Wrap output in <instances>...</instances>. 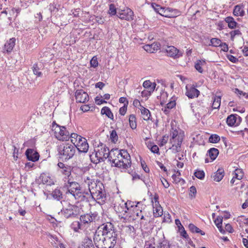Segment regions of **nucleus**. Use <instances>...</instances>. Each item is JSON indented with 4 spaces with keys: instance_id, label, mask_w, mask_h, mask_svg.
<instances>
[{
    "instance_id": "21",
    "label": "nucleus",
    "mask_w": 248,
    "mask_h": 248,
    "mask_svg": "<svg viewBox=\"0 0 248 248\" xmlns=\"http://www.w3.org/2000/svg\"><path fill=\"white\" fill-rule=\"evenodd\" d=\"M121 150H119L117 149H112L109 152V156L108 158L109 160L112 162V166L117 161V158H119V155H120Z\"/></svg>"
},
{
    "instance_id": "11",
    "label": "nucleus",
    "mask_w": 248,
    "mask_h": 248,
    "mask_svg": "<svg viewBox=\"0 0 248 248\" xmlns=\"http://www.w3.org/2000/svg\"><path fill=\"white\" fill-rule=\"evenodd\" d=\"M100 241L103 243V248H113L117 242V234L101 237Z\"/></svg>"
},
{
    "instance_id": "49",
    "label": "nucleus",
    "mask_w": 248,
    "mask_h": 248,
    "mask_svg": "<svg viewBox=\"0 0 248 248\" xmlns=\"http://www.w3.org/2000/svg\"><path fill=\"white\" fill-rule=\"evenodd\" d=\"M154 215L155 217H160L163 214V209L161 206H157L154 208Z\"/></svg>"
},
{
    "instance_id": "36",
    "label": "nucleus",
    "mask_w": 248,
    "mask_h": 248,
    "mask_svg": "<svg viewBox=\"0 0 248 248\" xmlns=\"http://www.w3.org/2000/svg\"><path fill=\"white\" fill-rule=\"evenodd\" d=\"M233 13L235 16H243L244 11L241 6L237 5L234 7Z\"/></svg>"
},
{
    "instance_id": "59",
    "label": "nucleus",
    "mask_w": 248,
    "mask_h": 248,
    "mask_svg": "<svg viewBox=\"0 0 248 248\" xmlns=\"http://www.w3.org/2000/svg\"><path fill=\"white\" fill-rule=\"evenodd\" d=\"M197 193L196 188L194 186H192L189 188V196L194 198Z\"/></svg>"
},
{
    "instance_id": "32",
    "label": "nucleus",
    "mask_w": 248,
    "mask_h": 248,
    "mask_svg": "<svg viewBox=\"0 0 248 248\" xmlns=\"http://www.w3.org/2000/svg\"><path fill=\"white\" fill-rule=\"evenodd\" d=\"M225 20L228 23V26L230 29H234L237 24L233 18L231 16L227 17Z\"/></svg>"
},
{
    "instance_id": "12",
    "label": "nucleus",
    "mask_w": 248,
    "mask_h": 248,
    "mask_svg": "<svg viewBox=\"0 0 248 248\" xmlns=\"http://www.w3.org/2000/svg\"><path fill=\"white\" fill-rule=\"evenodd\" d=\"M162 51L167 53V55L173 58H178L182 56V53L174 46H167L162 48Z\"/></svg>"
},
{
    "instance_id": "52",
    "label": "nucleus",
    "mask_w": 248,
    "mask_h": 248,
    "mask_svg": "<svg viewBox=\"0 0 248 248\" xmlns=\"http://www.w3.org/2000/svg\"><path fill=\"white\" fill-rule=\"evenodd\" d=\"M172 178L176 184H180V185H182L184 184L185 182V180L181 178L178 176H177L176 174H173L172 175Z\"/></svg>"
},
{
    "instance_id": "23",
    "label": "nucleus",
    "mask_w": 248,
    "mask_h": 248,
    "mask_svg": "<svg viewBox=\"0 0 248 248\" xmlns=\"http://www.w3.org/2000/svg\"><path fill=\"white\" fill-rule=\"evenodd\" d=\"M78 248H95L91 238L85 237Z\"/></svg>"
},
{
    "instance_id": "35",
    "label": "nucleus",
    "mask_w": 248,
    "mask_h": 248,
    "mask_svg": "<svg viewBox=\"0 0 248 248\" xmlns=\"http://www.w3.org/2000/svg\"><path fill=\"white\" fill-rule=\"evenodd\" d=\"M188 228L189 230L192 232H196V233H199L201 235H203L205 234V233L202 231L199 228H198L197 227H196L195 225H194L193 224H190L188 225Z\"/></svg>"
},
{
    "instance_id": "33",
    "label": "nucleus",
    "mask_w": 248,
    "mask_h": 248,
    "mask_svg": "<svg viewBox=\"0 0 248 248\" xmlns=\"http://www.w3.org/2000/svg\"><path fill=\"white\" fill-rule=\"evenodd\" d=\"M208 153L209 154V156H210L211 159L212 160H214L217 156V155L219 154V151H218V149L215 148H212L208 150Z\"/></svg>"
},
{
    "instance_id": "57",
    "label": "nucleus",
    "mask_w": 248,
    "mask_h": 248,
    "mask_svg": "<svg viewBox=\"0 0 248 248\" xmlns=\"http://www.w3.org/2000/svg\"><path fill=\"white\" fill-rule=\"evenodd\" d=\"M231 35V39L232 41L234 40V38L235 35H240L241 34V32L239 30H236L232 31L230 32Z\"/></svg>"
},
{
    "instance_id": "10",
    "label": "nucleus",
    "mask_w": 248,
    "mask_h": 248,
    "mask_svg": "<svg viewBox=\"0 0 248 248\" xmlns=\"http://www.w3.org/2000/svg\"><path fill=\"white\" fill-rule=\"evenodd\" d=\"M57 165L58 167V171L64 176L65 182L72 177L71 176L72 168L71 166L64 164L62 162H59Z\"/></svg>"
},
{
    "instance_id": "13",
    "label": "nucleus",
    "mask_w": 248,
    "mask_h": 248,
    "mask_svg": "<svg viewBox=\"0 0 248 248\" xmlns=\"http://www.w3.org/2000/svg\"><path fill=\"white\" fill-rule=\"evenodd\" d=\"M72 178L66 180L67 184L66 186L68 187V191L66 193L67 197L69 196V194L74 193L76 191L80 188V186L77 182L72 181Z\"/></svg>"
},
{
    "instance_id": "64",
    "label": "nucleus",
    "mask_w": 248,
    "mask_h": 248,
    "mask_svg": "<svg viewBox=\"0 0 248 248\" xmlns=\"http://www.w3.org/2000/svg\"><path fill=\"white\" fill-rule=\"evenodd\" d=\"M227 58L229 60V61L233 63H235L238 61V59L231 55H228L227 56Z\"/></svg>"
},
{
    "instance_id": "51",
    "label": "nucleus",
    "mask_w": 248,
    "mask_h": 248,
    "mask_svg": "<svg viewBox=\"0 0 248 248\" xmlns=\"http://www.w3.org/2000/svg\"><path fill=\"white\" fill-rule=\"evenodd\" d=\"M124 150H122L121 151L120 155H119V158H118L117 159V161L115 162L114 164L113 165V166L118 167L119 166V164H121L122 161L124 160V156H123V151Z\"/></svg>"
},
{
    "instance_id": "43",
    "label": "nucleus",
    "mask_w": 248,
    "mask_h": 248,
    "mask_svg": "<svg viewBox=\"0 0 248 248\" xmlns=\"http://www.w3.org/2000/svg\"><path fill=\"white\" fill-rule=\"evenodd\" d=\"M42 181L44 184H46L48 185H53L54 183L53 180L46 174H44L41 175Z\"/></svg>"
},
{
    "instance_id": "26",
    "label": "nucleus",
    "mask_w": 248,
    "mask_h": 248,
    "mask_svg": "<svg viewBox=\"0 0 248 248\" xmlns=\"http://www.w3.org/2000/svg\"><path fill=\"white\" fill-rule=\"evenodd\" d=\"M156 83L155 82H152L149 80H147L144 81L143 83V87L149 92H153L156 87Z\"/></svg>"
},
{
    "instance_id": "16",
    "label": "nucleus",
    "mask_w": 248,
    "mask_h": 248,
    "mask_svg": "<svg viewBox=\"0 0 248 248\" xmlns=\"http://www.w3.org/2000/svg\"><path fill=\"white\" fill-rule=\"evenodd\" d=\"M75 97L77 102L84 103L89 100L88 94L82 90H78L75 93Z\"/></svg>"
},
{
    "instance_id": "60",
    "label": "nucleus",
    "mask_w": 248,
    "mask_h": 248,
    "mask_svg": "<svg viewBox=\"0 0 248 248\" xmlns=\"http://www.w3.org/2000/svg\"><path fill=\"white\" fill-rule=\"evenodd\" d=\"M179 230L181 236L185 238H187L188 237V235L183 226H181V228H179Z\"/></svg>"
},
{
    "instance_id": "14",
    "label": "nucleus",
    "mask_w": 248,
    "mask_h": 248,
    "mask_svg": "<svg viewBox=\"0 0 248 248\" xmlns=\"http://www.w3.org/2000/svg\"><path fill=\"white\" fill-rule=\"evenodd\" d=\"M117 16L121 19L129 21L133 19V12L131 9L126 8L124 10L119 11L117 13Z\"/></svg>"
},
{
    "instance_id": "42",
    "label": "nucleus",
    "mask_w": 248,
    "mask_h": 248,
    "mask_svg": "<svg viewBox=\"0 0 248 248\" xmlns=\"http://www.w3.org/2000/svg\"><path fill=\"white\" fill-rule=\"evenodd\" d=\"M171 138L172 141H173V139L176 138L177 139V141H179L181 140V141H183V138L182 136L178 134V132L176 130H172L170 133ZM173 142V141H172Z\"/></svg>"
},
{
    "instance_id": "44",
    "label": "nucleus",
    "mask_w": 248,
    "mask_h": 248,
    "mask_svg": "<svg viewBox=\"0 0 248 248\" xmlns=\"http://www.w3.org/2000/svg\"><path fill=\"white\" fill-rule=\"evenodd\" d=\"M182 142V141H181V140H180L179 141H177V145H172L171 147L170 148V149L171 150L173 153L180 152Z\"/></svg>"
},
{
    "instance_id": "4",
    "label": "nucleus",
    "mask_w": 248,
    "mask_h": 248,
    "mask_svg": "<svg viewBox=\"0 0 248 248\" xmlns=\"http://www.w3.org/2000/svg\"><path fill=\"white\" fill-rule=\"evenodd\" d=\"M109 149L106 145L101 144L98 146L97 150H94V152L90 155L91 159L95 164L104 161L109 156Z\"/></svg>"
},
{
    "instance_id": "48",
    "label": "nucleus",
    "mask_w": 248,
    "mask_h": 248,
    "mask_svg": "<svg viewBox=\"0 0 248 248\" xmlns=\"http://www.w3.org/2000/svg\"><path fill=\"white\" fill-rule=\"evenodd\" d=\"M177 97L173 96L171 98L170 101L166 105L167 108L169 109H172L176 106V100Z\"/></svg>"
},
{
    "instance_id": "27",
    "label": "nucleus",
    "mask_w": 248,
    "mask_h": 248,
    "mask_svg": "<svg viewBox=\"0 0 248 248\" xmlns=\"http://www.w3.org/2000/svg\"><path fill=\"white\" fill-rule=\"evenodd\" d=\"M64 83L60 80L54 82L52 85L53 92L56 93H59L64 87Z\"/></svg>"
},
{
    "instance_id": "58",
    "label": "nucleus",
    "mask_w": 248,
    "mask_h": 248,
    "mask_svg": "<svg viewBox=\"0 0 248 248\" xmlns=\"http://www.w3.org/2000/svg\"><path fill=\"white\" fill-rule=\"evenodd\" d=\"M111 140L113 142H115L118 140V136L117 132L115 130H113L111 131L110 136Z\"/></svg>"
},
{
    "instance_id": "30",
    "label": "nucleus",
    "mask_w": 248,
    "mask_h": 248,
    "mask_svg": "<svg viewBox=\"0 0 248 248\" xmlns=\"http://www.w3.org/2000/svg\"><path fill=\"white\" fill-rule=\"evenodd\" d=\"M160 11H161L159 14L162 16L170 18L173 17V15L170 8H168L165 9V8L162 7V10H161Z\"/></svg>"
},
{
    "instance_id": "15",
    "label": "nucleus",
    "mask_w": 248,
    "mask_h": 248,
    "mask_svg": "<svg viewBox=\"0 0 248 248\" xmlns=\"http://www.w3.org/2000/svg\"><path fill=\"white\" fill-rule=\"evenodd\" d=\"M128 202H124L122 201L118 205H116L114 207L115 211L122 214V215L125 216V217H127L126 214L128 211L130 210V208L128 207Z\"/></svg>"
},
{
    "instance_id": "9",
    "label": "nucleus",
    "mask_w": 248,
    "mask_h": 248,
    "mask_svg": "<svg viewBox=\"0 0 248 248\" xmlns=\"http://www.w3.org/2000/svg\"><path fill=\"white\" fill-rule=\"evenodd\" d=\"M70 199H75L78 201H88V198L90 197V194L88 191H82L80 188L77 190L74 193L69 194V196L67 197Z\"/></svg>"
},
{
    "instance_id": "38",
    "label": "nucleus",
    "mask_w": 248,
    "mask_h": 248,
    "mask_svg": "<svg viewBox=\"0 0 248 248\" xmlns=\"http://www.w3.org/2000/svg\"><path fill=\"white\" fill-rule=\"evenodd\" d=\"M124 231L129 235H134L135 230L133 226L128 225L124 227Z\"/></svg>"
},
{
    "instance_id": "47",
    "label": "nucleus",
    "mask_w": 248,
    "mask_h": 248,
    "mask_svg": "<svg viewBox=\"0 0 248 248\" xmlns=\"http://www.w3.org/2000/svg\"><path fill=\"white\" fill-rule=\"evenodd\" d=\"M82 224L78 221H74L71 225V228L75 231L78 232L79 229L81 228Z\"/></svg>"
},
{
    "instance_id": "28",
    "label": "nucleus",
    "mask_w": 248,
    "mask_h": 248,
    "mask_svg": "<svg viewBox=\"0 0 248 248\" xmlns=\"http://www.w3.org/2000/svg\"><path fill=\"white\" fill-rule=\"evenodd\" d=\"M140 109L143 120L145 121L149 120L151 117L150 111L142 106H141Z\"/></svg>"
},
{
    "instance_id": "34",
    "label": "nucleus",
    "mask_w": 248,
    "mask_h": 248,
    "mask_svg": "<svg viewBox=\"0 0 248 248\" xmlns=\"http://www.w3.org/2000/svg\"><path fill=\"white\" fill-rule=\"evenodd\" d=\"M51 195L54 199L57 201H60L62 199V194L60 189H55L52 192Z\"/></svg>"
},
{
    "instance_id": "56",
    "label": "nucleus",
    "mask_w": 248,
    "mask_h": 248,
    "mask_svg": "<svg viewBox=\"0 0 248 248\" xmlns=\"http://www.w3.org/2000/svg\"><path fill=\"white\" fill-rule=\"evenodd\" d=\"M157 248H170V245L168 242L163 241L158 243Z\"/></svg>"
},
{
    "instance_id": "61",
    "label": "nucleus",
    "mask_w": 248,
    "mask_h": 248,
    "mask_svg": "<svg viewBox=\"0 0 248 248\" xmlns=\"http://www.w3.org/2000/svg\"><path fill=\"white\" fill-rule=\"evenodd\" d=\"M91 65L93 67H96L98 65V61L97 58L93 57L90 61Z\"/></svg>"
},
{
    "instance_id": "37",
    "label": "nucleus",
    "mask_w": 248,
    "mask_h": 248,
    "mask_svg": "<svg viewBox=\"0 0 248 248\" xmlns=\"http://www.w3.org/2000/svg\"><path fill=\"white\" fill-rule=\"evenodd\" d=\"M206 64V62L204 60H199L195 64V68L200 73L203 72L202 66Z\"/></svg>"
},
{
    "instance_id": "39",
    "label": "nucleus",
    "mask_w": 248,
    "mask_h": 248,
    "mask_svg": "<svg viewBox=\"0 0 248 248\" xmlns=\"http://www.w3.org/2000/svg\"><path fill=\"white\" fill-rule=\"evenodd\" d=\"M221 97L220 96H216L214 98L213 103L212 104V108L213 109L218 108L220 106Z\"/></svg>"
},
{
    "instance_id": "25",
    "label": "nucleus",
    "mask_w": 248,
    "mask_h": 248,
    "mask_svg": "<svg viewBox=\"0 0 248 248\" xmlns=\"http://www.w3.org/2000/svg\"><path fill=\"white\" fill-rule=\"evenodd\" d=\"M224 176V171L223 169H218L213 176V179L215 181H220Z\"/></svg>"
},
{
    "instance_id": "6",
    "label": "nucleus",
    "mask_w": 248,
    "mask_h": 248,
    "mask_svg": "<svg viewBox=\"0 0 248 248\" xmlns=\"http://www.w3.org/2000/svg\"><path fill=\"white\" fill-rule=\"evenodd\" d=\"M52 129L56 139L59 140H67L70 138L71 134L66 129L64 126H61L53 122Z\"/></svg>"
},
{
    "instance_id": "29",
    "label": "nucleus",
    "mask_w": 248,
    "mask_h": 248,
    "mask_svg": "<svg viewBox=\"0 0 248 248\" xmlns=\"http://www.w3.org/2000/svg\"><path fill=\"white\" fill-rule=\"evenodd\" d=\"M43 65L40 63L39 64H35L33 65L32 67L33 72L34 75L40 77L42 76V72Z\"/></svg>"
},
{
    "instance_id": "46",
    "label": "nucleus",
    "mask_w": 248,
    "mask_h": 248,
    "mask_svg": "<svg viewBox=\"0 0 248 248\" xmlns=\"http://www.w3.org/2000/svg\"><path fill=\"white\" fill-rule=\"evenodd\" d=\"M233 174L234 175V177L236 179L241 180L243 177L244 172L241 169H236L235 170Z\"/></svg>"
},
{
    "instance_id": "2",
    "label": "nucleus",
    "mask_w": 248,
    "mask_h": 248,
    "mask_svg": "<svg viewBox=\"0 0 248 248\" xmlns=\"http://www.w3.org/2000/svg\"><path fill=\"white\" fill-rule=\"evenodd\" d=\"M116 234L112 224L110 222H107L98 227L94 234L93 239L94 241L100 242L101 237Z\"/></svg>"
},
{
    "instance_id": "7",
    "label": "nucleus",
    "mask_w": 248,
    "mask_h": 248,
    "mask_svg": "<svg viewBox=\"0 0 248 248\" xmlns=\"http://www.w3.org/2000/svg\"><path fill=\"white\" fill-rule=\"evenodd\" d=\"M78 206L63 201V208L61 210V214L65 217L68 218L75 217L78 213Z\"/></svg>"
},
{
    "instance_id": "31",
    "label": "nucleus",
    "mask_w": 248,
    "mask_h": 248,
    "mask_svg": "<svg viewBox=\"0 0 248 248\" xmlns=\"http://www.w3.org/2000/svg\"><path fill=\"white\" fill-rule=\"evenodd\" d=\"M101 113L103 115H106L108 118H110L111 120H113V115L111 112L110 109L108 107H103L101 109Z\"/></svg>"
},
{
    "instance_id": "62",
    "label": "nucleus",
    "mask_w": 248,
    "mask_h": 248,
    "mask_svg": "<svg viewBox=\"0 0 248 248\" xmlns=\"http://www.w3.org/2000/svg\"><path fill=\"white\" fill-rule=\"evenodd\" d=\"M150 150L152 152L155 154L159 153V148L156 145H154L151 146Z\"/></svg>"
},
{
    "instance_id": "19",
    "label": "nucleus",
    "mask_w": 248,
    "mask_h": 248,
    "mask_svg": "<svg viewBox=\"0 0 248 248\" xmlns=\"http://www.w3.org/2000/svg\"><path fill=\"white\" fill-rule=\"evenodd\" d=\"M124 160L122 161L121 164H119V168L126 169L130 167L131 160L130 156L126 151H123Z\"/></svg>"
},
{
    "instance_id": "24",
    "label": "nucleus",
    "mask_w": 248,
    "mask_h": 248,
    "mask_svg": "<svg viewBox=\"0 0 248 248\" xmlns=\"http://www.w3.org/2000/svg\"><path fill=\"white\" fill-rule=\"evenodd\" d=\"M143 48L147 52L154 53L155 51L159 49V45L157 43H154L151 45H146L144 46Z\"/></svg>"
},
{
    "instance_id": "22",
    "label": "nucleus",
    "mask_w": 248,
    "mask_h": 248,
    "mask_svg": "<svg viewBox=\"0 0 248 248\" xmlns=\"http://www.w3.org/2000/svg\"><path fill=\"white\" fill-rule=\"evenodd\" d=\"M16 45V39L12 38L10 39L4 45V50L8 53L11 52Z\"/></svg>"
},
{
    "instance_id": "1",
    "label": "nucleus",
    "mask_w": 248,
    "mask_h": 248,
    "mask_svg": "<svg viewBox=\"0 0 248 248\" xmlns=\"http://www.w3.org/2000/svg\"><path fill=\"white\" fill-rule=\"evenodd\" d=\"M88 181H86L88 186V190H87L90 194V196L96 201L100 204L104 202L106 199V191L104 186L100 181H95L93 180L88 179Z\"/></svg>"
},
{
    "instance_id": "17",
    "label": "nucleus",
    "mask_w": 248,
    "mask_h": 248,
    "mask_svg": "<svg viewBox=\"0 0 248 248\" xmlns=\"http://www.w3.org/2000/svg\"><path fill=\"white\" fill-rule=\"evenodd\" d=\"M241 121V117L236 114H231L229 116L226 120V123L229 126H236Z\"/></svg>"
},
{
    "instance_id": "54",
    "label": "nucleus",
    "mask_w": 248,
    "mask_h": 248,
    "mask_svg": "<svg viewBox=\"0 0 248 248\" xmlns=\"http://www.w3.org/2000/svg\"><path fill=\"white\" fill-rule=\"evenodd\" d=\"M194 175L197 178L202 180L204 178L205 173L203 170H197L194 173Z\"/></svg>"
},
{
    "instance_id": "41",
    "label": "nucleus",
    "mask_w": 248,
    "mask_h": 248,
    "mask_svg": "<svg viewBox=\"0 0 248 248\" xmlns=\"http://www.w3.org/2000/svg\"><path fill=\"white\" fill-rule=\"evenodd\" d=\"M222 218L223 217H218L215 220V223L217 228L219 229V231L221 233L224 232V230H223L222 228Z\"/></svg>"
},
{
    "instance_id": "45",
    "label": "nucleus",
    "mask_w": 248,
    "mask_h": 248,
    "mask_svg": "<svg viewBox=\"0 0 248 248\" xmlns=\"http://www.w3.org/2000/svg\"><path fill=\"white\" fill-rule=\"evenodd\" d=\"M133 216L134 215H136L137 216V218H136V219H138V218H140V219H144V216L142 213V211L141 210H139L138 209V206L137 205H135V207L133 209Z\"/></svg>"
},
{
    "instance_id": "5",
    "label": "nucleus",
    "mask_w": 248,
    "mask_h": 248,
    "mask_svg": "<svg viewBox=\"0 0 248 248\" xmlns=\"http://www.w3.org/2000/svg\"><path fill=\"white\" fill-rule=\"evenodd\" d=\"M70 139L75 148H77L79 152L87 153L88 152L89 146L85 138L73 133H71Z\"/></svg>"
},
{
    "instance_id": "40",
    "label": "nucleus",
    "mask_w": 248,
    "mask_h": 248,
    "mask_svg": "<svg viewBox=\"0 0 248 248\" xmlns=\"http://www.w3.org/2000/svg\"><path fill=\"white\" fill-rule=\"evenodd\" d=\"M129 122L131 128L135 129L137 127L136 118L135 115L131 114L129 116Z\"/></svg>"
},
{
    "instance_id": "63",
    "label": "nucleus",
    "mask_w": 248,
    "mask_h": 248,
    "mask_svg": "<svg viewBox=\"0 0 248 248\" xmlns=\"http://www.w3.org/2000/svg\"><path fill=\"white\" fill-rule=\"evenodd\" d=\"M127 110V106H126V104H124V106L121 108H120L119 109V112L120 114L122 115H124Z\"/></svg>"
},
{
    "instance_id": "8",
    "label": "nucleus",
    "mask_w": 248,
    "mask_h": 248,
    "mask_svg": "<svg viewBox=\"0 0 248 248\" xmlns=\"http://www.w3.org/2000/svg\"><path fill=\"white\" fill-rule=\"evenodd\" d=\"M99 217L97 212L91 213L81 215L80 220L82 225H88L89 224L96 222L99 220Z\"/></svg>"
},
{
    "instance_id": "3",
    "label": "nucleus",
    "mask_w": 248,
    "mask_h": 248,
    "mask_svg": "<svg viewBox=\"0 0 248 248\" xmlns=\"http://www.w3.org/2000/svg\"><path fill=\"white\" fill-rule=\"evenodd\" d=\"M59 157L65 160L72 158L76 153L75 147L69 143H62L57 148Z\"/></svg>"
},
{
    "instance_id": "50",
    "label": "nucleus",
    "mask_w": 248,
    "mask_h": 248,
    "mask_svg": "<svg viewBox=\"0 0 248 248\" xmlns=\"http://www.w3.org/2000/svg\"><path fill=\"white\" fill-rule=\"evenodd\" d=\"M211 44L209 45H211L213 46L217 47L220 46L221 44V41L220 39L216 38H212L210 40Z\"/></svg>"
},
{
    "instance_id": "18",
    "label": "nucleus",
    "mask_w": 248,
    "mask_h": 248,
    "mask_svg": "<svg viewBox=\"0 0 248 248\" xmlns=\"http://www.w3.org/2000/svg\"><path fill=\"white\" fill-rule=\"evenodd\" d=\"M27 159L32 162H35L38 160L39 155L36 151L33 149H28L25 153Z\"/></svg>"
},
{
    "instance_id": "55",
    "label": "nucleus",
    "mask_w": 248,
    "mask_h": 248,
    "mask_svg": "<svg viewBox=\"0 0 248 248\" xmlns=\"http://www.w3.org/2000/svg\"><path fill=\"white\" fill-rule=\"evenodd\" d=\"M117 13L116 8L113 4H110L109 6L108 14L111 16L115 15Z\"/></svg>"
},
{
    "instance_id": "53",
    "label": "nucleus",
    "mask_w": 248,
    "mask_h": 248,
    "mask_svg": "<svg viewBox=\"0 0 248 248\" xmlns=\"http://www.w3.org/2000/svg\"><path fill=\"white\" fill-rule=\"evenodd\" d=\"M220 140V137L216 134L212 135L209 138V141L211 143H217Z\"/></svg>"
},
{
    "instance_id": "20",
    "label": "nucleus",
    "mask_w": 248,
    "mask_h": 248,
    "mask_svg": "<svg viewBox=\"0 0 248 248\" xmlns=\"http://www.w3.org/2000/svg\"><path fill=\"white\" fill-rule=\"evenodd\" d=\"M186 95L189 98L197 97L200 94V91L195 87L186 86Z\"/></svg>"
}]
</instances>
